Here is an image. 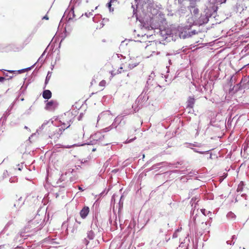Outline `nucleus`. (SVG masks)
Returning <instances> with one entry per match:
<instances>
[{
	"instance_id": "1",
	"label": "nucleus",
	"mask_w": 249,
	"mask_h": 249,
	"mask_svg": "<svg viewBox=\"0 0 249 249\" xmlns=\"http://www.w3.org/2000/svg\"><path fill=\"white\" fill-rule=\"evenodd\" d=\"M45 217L43 216L36 215L35 218L30 221L25 226L24 231H21L19 235L21 237L26 238L29 234L25 235V233L32 231H36L40 230L44 226Z\"/></svg>"
},
{
	"instance_id": "2",
	"label": "nucleus",
	"mask_w": 249,
	"mask_h": 249,
	"mask_svg": "<svg viewBox=\"0 0 249 249\" xmlns=\"http://www.w3.org/2000/svg\"><path fill=\"white\" fill-rule=\"evenodd\" d=\"M217 9L218 7L215 5H213L209 7H207V9L201 14L200 17L194 21L193 23L194 25H198L199 26L207 23L210 18H216L217 17Z\"/></svg>"
},
{
	"instance_id": "3",
	"label": "nucleus",
	"mask_w": 249,
	"mask_h": 249,
	"mask_svg": "<svg viewBox=\"0 0 249 249\" xmlns=\"http://www.w3.org/2000/svg\"><path fill=\"white\" fill-rule=\"evenodd\" d=\"M66 116L69 117L70 119L69 120H67L63 118V119L66 122V123L63 122L62 124V126L61 128H56L54 131H53L52 133L50 134L49 135V137L50 139H53L55 141H57L63 132L66 129L69 128L71 124L73 122L74 120V116H73V114L70 112H67V113H65L64 117Z\"/></svg>"
},
{
	"instance_id": "4",
	"label": "nucleus",
	"mask_w": 249,
	"mask_h": 249,
	"mask_svg": "<svg viewBox=\"0 0 249 249\" xmlns=\"http://www.w3.org/2000/svg\"><path fill=\"white\" fill-rule=\"evenodd\" d=\"M179 30L180 39L189 38L201 32L199 29H195L194 24L192 23L184 26L179 27Z\"/></svg>"
},
{
	"instance_id": "5",
	"label": "nucleus",
	"mask_w": 249,
	"mask_h": 249,
	"mask_svg": "<svg viewBox=\"0 0 249 249\" xmlns=\"http://www.w3.org/2000/svg\"><path fill=\"white\" fill-rule=\"evenodd\" d=\"M165 33L167 35L165 37V39H167L169 41H176L178 38H180L179 27L167 29Z\"/></svg>"
},
{
	"instance_id": "6",
	"label": "nucleus",
	"mask_w": 249,
	"mask_h": 249,
	"mask_svg": "<svg viewBox=\"0 0 249 249\" xmlns=\"http://www.w3.org/2000/svg\"><path fill=\"white\" fill-rule=\"evenodd\" d=\"M104 138L100 132H97L94 134L91 135L88 141L84 144H81L82 146L84 145H99L100 140Z\"/></svg>"
},
{
	"instance_id": "7",
	"label": "nucleus",
	"mask_w": 249,
	"mask_h": 249,
	"mask_svg": "<svg viewBox=\"0 0 249 249\" xmlns=\"http://www.w3.org/2000/svg\"><path fill=\"white\" fill-rule=\"evenodd\" d=\"M148 99V96H142L140 95L136 99L135 103L132 105V108L135 112L139 111V109L142 106V102L146 101Z\"/></svg>"
},
{
	"instance_id": "8",
	"label": "nucleus",
	"mask_w": 249,
	"mask_h": 249,
	"mask_svg": "<svg viewBox=\"0 0 249 249\" xmlns=\"http://www.w3.org/2000/svg\"><path fill=\"white\" fill-rule=\"evenodd\" d=\"M74 9V7L73 5L71 7H70V9L68 8L65 11L63 18L65 15H67V18H68V21H70L71 20L75 17Z\"/></svg>"
},
{
	"instance_id": "9",
	"label": "nucleus",
	"mask_w": 249,
	"mask_h": 249,
	"mask_svg": "<svg viewBox=\"0 0 249 249\" xmlns=\"http://www.w3.org/2000/svg\"><path fill=\"white\" fill-rule=\"evenodd\" d=\"M187 0H184L181 4H178L179 7L177 11V13L180 16L184 15L187 12Z\"/></svg>"
},
{
	"instance_id": "10",
	"label": "nucleus",
	"mask_w": 249,
	"mask_h": 249,
	"mask_svg": "<svg viewBox=\"0 0 249 249\" xmlns=\"http://www.w3.org/2000/svg\"><path fill=\"white\" fill-rule=\"evenodd\" d=\"M45 102H46V104L45 108L48 110H54L58 106L57 101L54 100H51L50 101H46Z\"/></svg>"
},
{
	"instance_id": "11",
	"label": "nucleus",
	"mask_w": 249,
	"mask_h": 249,
	"mask_svg": "<svg viewBox=\"0 0 249 249\" xmlns=\"http://www.w3.org/2000/svg\"><path fill=\"white\" fill-rule=\"evenodd\" d=\"M236 1V4L234 7V11L236 12L241 13L242 12L247 9V7L242 2H240L239 0Z\"/></svg>"
},
{
	"instance_id": "12",
	"label": "nucleus",
	"mask_w": 249,
	"mask_h": 249,
	"mask_svg": "<svg viewBox=\"0 0 249 249\" xmlns=\"http://www.w3.org/2000/svg\"><path fill=\"white\" fill-rule=\"evenodd\" d=\"M242 89H243V83H241V81L238 84L234 85L232 88H230V93L234 94Z\"/></svg>"
},
{
	"instance_id": "13",
	"label": "nucleus",
	"mask_w": 249,
	"mask_h": 249,
	"mask_svg": "<svg viewBox=\"0 0 249 249\" xmlns=\"http://www.w3.org/2000/svg\"><path fill=\"white\" fill-rule=\"evenodd\" d=\"M98 219H97V216L96 214H95L93 216L92 221L91 224V230H92L93 231L98 230L99 231V229L98 228Z\"/></svg>"
},
{
	"instance_id": "14",
	"label": "nucleus",
	"mask_w": 249,
	"mask_h": 249,
	"mask_svg": "<svg viewBox=\"0 0 249 249\" xmlns=\"http://www.w3.org/2000/svg\"><path fill=\"white\" fill-rule=\"evenodd\" d=\"M123 117V116L122 115H118L117 116L114 120L113 123L111 124V127H113L118 131V127L122 120Z\"/></svg>"
},
{
	"instance_id": "15",
	"label": "nucleus",
	"mask_w": 249,
	"mask_h": 249,
	"mask_svg": "<svg viewBox=\"0 0 249 249\" xmlns=\"http://www.w3.org/2000/svg\"><path fill=\"white\" fill-rule=\"evenodd\" d=\"M89 213V208L88 206H84L80 212V215L82 218L85 219L87 217Z\"/></svg>"
},
{
	"instance_id": "16",
	"label": "nucleus",
	"mask_w": 249,
	"mask_h": 249,
	"mask_svg": "<svg viewBox=\"0 0 249 249\" xmlns=\"http://www.w3.org/2000/svg\"><path fill=\"white\" fill-rule=\"evenodd\" d=\"M46 239V241H49V243L52 244L58 245L60 244L61 242V239L60 238H53L49 236Z\"/></svg>"
},
{
	"instance_id": "17",
	"label": "nucleus",
	"mask_w": 249,
	"mask_h": 249,
	"mask_svg": "<svg viewBox=\"0 0 249 249\" xmlns=\"http://www.w3.org/2000/svg\"><path fill=\"white\" fill-rule=\"evenodd\" d=\"M241 83H243V88L245 89H249V76L244 77L241 80Z\"/></svg>"
},
{
	"instance_id": "18",
	"label": "nucleus",
	"mask_w": 249,
	"mask_h": 249,
	"mask_svg": "<svg viewBox=\"0 0 249 249\" xmlns=\"http://www.w3.org/2000/svg\"><path fill=\"white\" fill-rule=\"evenodd\" d=\"M195 103V99L193 97H189L187 101L186 102L187 105L186 107L187 108H192L194 107V105Z\"/></svg>"
},
{
	"instance_id": "19",
	"label": "nucleus",
	"mask_w": 249,
	"mask_h": 249,
	"mask_svg": "<svg viewBox=\"0 0 249 249\" xmlns=\"http://www.w3.org/2000/svg\"><path fill=\"white\" fill-rule=\"evenodd\" d=\"M52 92L49 89H45L42 92L43 98L45 99L49 100L52 97Z\"/></svg>"
},
{
	"instance_id": "20",
	"label": "nucleus",
	"mask_w": 249,
	"mask_h": 249,
	"mask_svg": "<svg viewBox=\"0 0 249 249\" xmlns=\"http://www.w3.org/2000/svg\"><path fill=\"white\" fill-rule=\"evenodd\" d=\"M13 224V220H10L6 224L2 231L0 232V237H1L3 234H4L7 230L8 229L9 227Z\"/></svg>"
},
{
	"instance_id": "21",
	"label": "nucleus",
	"mask_w": 249,
	"mask_h": 249,
	"mask_svg": "<svg viewBox=\"0 0 249 249\" xmlns=\"http://www.w3.org/2000/svg\"><path fill=\"white\" fill-rule=\"evenodd\" d=\"M53 123V121H52V122L51 123V124H52ZM50 124V121H45L43 124H42L41 125V126L39 128V129H37L36 130V132H37L38 133H39V132H40L41 130H43L45 127L48 124Z\"/></svg>"
},
{
	"instance_id": "22",
	"label": "nucleus",
	"mask_w": 249,
	"mask_h": 249,
	"mask_svg": "<svg viewBox=\"0 0 249 249\" xmlns=\"http://www.w3.org/2000/svg\"><path fill=\"white\" fill-rule=\"evenodd\" d=\"M94 237L95 233L94 231H93L92 230L88 231L87 233V237L88 238V239L90 240H93L94 238Z\"/></svg>"
},
{
	"instance_id": "23",
	"label": "nucleus",
	"mask_w": 249,
	"mask_h": 249,
	"mask_svg": "<svg viewBox=\"0 0 249 249\" xmlns=\"http://www.w3.org/2000/svg\"><path fill=\"white\" fill-rule=\"evenodd\" d=\"M209 2H210L211 4H213V5H214V4L217 3L219 4H221L222 3H224L226 2V0H208Z\"/></svg>"
},
{
	"instance_id": "24",
	"label": "nucleus",
	"mask_w": 249,
	"mask_h": 249,
	"mask_svg": "<svg viewBox=\"0 0 249 249\" xmlns=\"http://www.w3.org/2000/svg\"><path fill=\"white\" fill-rule=\"evenodd\" d=\"M174 55L171 53H167L166 54V57L168 61L169 65H171L172 64V60L173 57H174Z\"/></svg>"
},
{
	"instance_id": "25",
	"label": "nucleus",
	"mask_w": 249,
	"mask_h": 249,
	"mask_svg": "<svg viewBox=\"0 0 249 249\" xmlns=\"http://www.w3.org/2000/svg\"><path fill=\"white\" fill-rule=\"evenodd\" d=\"M51 76H52V72L48 71L47 73V75L46 77L45 80V83H44L45 86H44V89H45L46 88V85L49 83V81L51 78Z\"/></svg>"
},
{
	"instance_id": "26",
	"label": "nucleus",
	"mask_w": 249,
	"mask_h": 249,
	"mask_svg": "<svg viewBox=\"0 0 249 249\" xmlns=\"http://www.w3.org/2000/svg\"><path fill=\"white\" fill-rule=\"evenodd\" d=\"M109 111L107 110V111H104V112H102V113H101L98 115L97 122L99 121V119L103 118L105 116L109 115Z\"/></svg>"
},
{
	"instance_id": "27",
	"label": "nucleus",
	"mask_w": 249,
	"mask_h": 249,
	"mask_svg": "<svg viewBox=\"0 0 249 249\" xmlns=\"http://www.w3.org/2000/svg\"><path fill=\"white\" fill-rule=\"evenodd\" d=\"M227 217L229 219L234 220L235 219L236 215L232 212H230L227 213Z\"/></svg>"
},
{
	"instance_id": "28",
	"label": "nucleus",
	"mask_w": 249,
	"mask_h": 249,
	"mask_svg": "<svg viewBox=\"0 0 249 249\" xmlns=\"http://www.w3.org/2000/svg\"><path fill=\"white\" fill-rule=\"evenodd\" d=\"M125 116L123 115L122 120L121 121V122L120 123L119 126L118 127V131L120 129V127H123L125 124H126V120L125 119Z\"/></svg>"
},
{
	"instance_id": "29",
	"label": "nucleus",
	"mask_w": 249,
	"mask_h": 249,
	"mask_svg": "<svg viewBox=\"0 0 249 249\" xmlns=\"http://www.w3.org/2000/svg\"><path fill=\"white\" fill-rule=\"evenodd\" d=\"M191 149H193L195 152L201 154H207V153H208L210 151V150H206L205 151H201L196 148H191Z\"/></svg>"
},
{
	"instance_id": "30",
	"label": "nucleus",
	"mask_w": 249,
	"mask_h": 249,
	"mask_svg": "<svg viewBox=\"0 0 249 249\" xmlns=\"http://www.w3.org/2000/svg\"><path fill=\"white\" fill-rule=\"evenodd\" d=\"M189 1H190V7L195 8L196 2L199 1L200 0H189Z\"/></svg>"
},
{
	"instance_id": "31",
	"label": "nucleus",
	"mask_w": 249,
	"mask_h": 249,
	"mask_svg": "<svg viewBox=\"0 0 249 249\" xmlns=\"http://www.w3.org/2000/svg\"><path fill=\"white\" fill-rule=\"evenodd\" d=\"M164 163H165V162H159V163H157V164H155L153 165L152 166V167H151V169H150V170H154V169H156V168H159V167H158V166H159L162 165H163Z\"/></svg>"
},
{
	"instance_id": "32",
	"label": "nucleus",
	"mask_w": 249,
	"mask_h": 249,
	"mask_svg": "<svg viewBox=\"0 0 249 249\" xmlns=\"http://www.w3.org/2000/svg\"><path fill=\"white\" fill-rule=\"evenodd\" d=\"M27 87H28V84H27L25 87H24L23 86H22L21 87V88H20V89L19 91V94L20 95H21V94L24 93V92L25 91V90L26 89Z\"/></svg>"
},
{
	"instance_id": "33",
	"label": "nucleus",
	"mask_w": 249,
	"mask_h": 249,
	"mask_svg": "<svg viewBox=\"0 0 249 249\" xmlns=\"http://www.w3.org/2000/svg\"><path fill=\"white\" fill-rule=\"evenodd\" d=\"M89 240L88 239L87 237L85 238L84 239L82 240V244L85 245V246L87 247L88 245H89Z\"/></svg>"
},
{
	"instance_id": "34",
	"label": "nucleus",
	"mask_w": 249,
	"mask_h": 249,
	"mask_svg": "<svg viewBox=\"0 0 249 249\" xmlns=\"http://www.w3.org/2000/svg\"><path fill=\"white\" fill-rule=\"evenodd\" d=\"M151 78H153V73H152L150 75H149V79H148V80L147 81V82H146V87L147 88H149V86H150V80H151Z\"/></svg>"
},
{
	"instance_id": "35",
	"label": "nucleus",
	"mask_w": 249,
	"mask_h": 249,
	"mask_svg": "<svg viewBox=\"0 0 249 249\" xmlns=\"http://www.w3.org/2000/svg\"><path fill=\"white\" fill-rule=\"evenodd\" d=\"M18 181V178L16 177H11L9 179V182L10 183H15Z\"/></svg>"
},
{
	"instance_id": "36",
	"label": "nucleus",
	"mask_w": 249,
	"mask_h": 249,
	"mask_svg": "<svg viewBox=\"0 0 249 249\" xmlns=\"http://www.w3.org/2000/svg\"><path fill=\"white\" fill-rule=\"evenodd\" d=\"M180 231L179 229H177L176 230V231L174 232V233L173 234L172 238H176L178 237V233Z\"/></svg>"
},
{
	"instance_id": "37",
	"label": "nucleus",
	"mask_w": 249,
	"mask_h": 249,
	"mask_svg": "<svg viewBox=\"0 0 249 249\" xmlns=\"http://www.w3.org/2000/svg\"><path fill=\"white\" fill-rule=\"evenodd\" d=\"M136 139V137H134V138H131V139H129L128 138L124 142V143H130L132 142H133Z\"/></svg>"
},
{
	"instance_id": "38",
	"label": "nucleus",
	"mask_w": 249,
	"mask_h": 249,
	"mask_svg": "<svg viewBox=\"0 0 249 249\" xmlns=\"http://www.w3.org/2000/svg\"><path fill=\"white\" fill-rule=\"evenodd\" d=\"M115 220L113 222H112V221L111 220V219H109V223H110V224L112 225H114L115 226V227L116 228H117V222H116V218H117V216L115 215Z\"/></svg>"
},
{
	"instance_id": "39",
	"label": "nucleus",
	"mask_w": 249,
	"mask_h": 249,
	"mask_svg": "<svg viewBox=\"0 0 249 249\" xmlns=\"http://www.w3.org/2000/svg\"><path fill=\"white\" fill-rule=\"evenodd\" d=\"M4 75H5V77L6 79V80H9L13 78V75H9L7 73H4Z\"/></svg>"
},
{
	"instance_id": "40",
	"label": "nucleus",
	"mask_w": 249,
	"mask_h": 249,
	"mask_svg": "<svg viewBox=\"0 0 249 249\" xmlns=\"http://www.w3.org/2000/svg\"><path fill=\"white\" fill-rule=\"evenodd\" d=\"M114 128L113 127H111V125H110L109 126L106 127L103 129L104 132H107L109 131H110L111 129Z\"/></svg>"
},
{
	"instance_id": "41",
	"label": "nucleus",
	"mask_w": 249,
	"mask_h": 249,
	"mask_svg": "<svg viewBox=\"0 0 249 249\" xmlns=\"http://www.w3.org/2000/svg\"><path fill=\"white\" fill-rule=\"evenodd\" d=\"M194 9L193 10V13L195 16L198 14L199 13V9L197 8H193Z\"/></svg>"
},
{
	"instance_id": "42",
	"label": "nucleus",
	"mask_w": 249,
	"mask_h": 249,
	"mask_svg": "<svg viewBox=\"0 0 249 249\" xmlns=\"http://www.w3.org/2000/svg\"><path fill=\"white\" fill-rule=\"evenodd\" d=\"M93 11V10H92L91 12H90L89 13H85L84 14H82V16H83V15H85L87 17L89 18L93 15L92 14Z\"/></svg>"
},
{
	"instance_id": "43",
	"label": "nucleus",
	"mask_w": 249,
	"mask_h": 249,
	"mask_svg": "<svg viewBox=\"0 0 249 249\" xmlns=\"http://www.w3.org/2000/svg\"><path fill=\"white\" fill-rule=\"evenodd\" d=\"M8 176L9 175L7 170H4L2 174L3 178H7Z\"/></svg>"
},
{
	"instance_id": "44",
	"label": "nucleus",
	"mask_w": 249,
	"mask_h": 249,
	"mask_svg": "<svg viewBox=\"0 0 249 249\" xmlns=\"http://www.w3.org/2000/svg\"><path fill=\"white\" fill-rule=\"evenodd\" d=\"M167 30L164 31H160L161 36L165 38V37L167 36L165 32H166Z\"/></svg>"
},
{
	"instance_id": "45",
	"label": "nucleus",
	"mask_w": 249,
	"mask_h": 249,
	"mask_svg": "<svg viewBox=\"0 0 249 249\" xmlns=\"http://www.w3.org/2000/svg\"><path fill=\"white\" fill-rule=\"evenodd\" d=\"M137 66V64H129L128 65V68H129V69H132L134 68H135V67H136Z\"/></svg>"
},
{
	"instance_id": "46",
	"label": "nucleus",
	"mask_w": 249,
	"mask_h": 249,
	"mask_svg": "<svg viewBox=\"0 0 249 249\" xmlns=\"http://www.w3.org/2000/svg\"><path fill=\"white\" fill-rule=\"evenodd\" d=\"M106 82L105 80H102L99 83V86L104 87L105 86Z\"/></svg>"
},
{
	"instance_id": "47",
	"label": "nucleus",
	"mask_w": 249,
	"mask_h": 249,
	"mask_svg": "<svg viewBox=\"0 0 249 249\" xmlns=\"http://www.w3.org/2000/svg\"><path fill=\"white\" fill-rule=\"evenodd\" d=\"M175 173H180V174H186V171L185 170H181V171H178L177 170H176L174 171Z\"/></svg>"
},
{
	"instance_id": "48",
	"label": "nucleus",
	"mask_w": 249,
	"mask_h": 249,
	"mask_svg": "<svg viewBox=\"0 0 249 249\" xmlns=\"http://www.w3.org/2000/svg\"><path fill=\"white\" fill-rule=\"evenodd\" d=\"M60 59V56L59 54V52L57 53V55L55 57V62L57 61H59Z\"/></svg>"
},
{
	"instance_id": "49",
	"label": "nucleus",
	"mask_w": 249,
	"mask_h": 249,
	"mask_svg": "<svg viewBox=\"0 0 249 249\" xmlns=\"http://www.w3.org/2000/svg\"><path fill=\"white\" fill-rule=\"evenodd\" d=\"M36 63H35L33 66H32L31 67H29V68H25V69H24V70H25V71H28V70H31L34 66L36 64Z\"/></svg>"
},
{
	"instance_id": "50",
	"label": "nucleus",
	"mask_w": 249,
	"mask_h": 249,
	"mask_svg": "<svg viewBox=\"0 0 249 249\" xmlns=\"http://www.w3.org/2000/svg\"><path fill=\"white\" fill-rule=\"evenodd\" d=\"M37 62H40L41 63V65H42L44 63V61L42 59L41 57H39L38 59Z\"/></svg>"
},
{
	"instance_id": "51",
	"label": "nucleus",
	"mask_w": 249,
	"mask_h": 249,
	"mask_svg": "<svg viewBox=\"0 0 249 249\" xmlns=\"http://www.w3.org/2000/svg\"><path fill=\"white\" fill-rule=\"evenodd\" d=\"M62 175L61 176V177L58 179L57 181V184H58L60 182H61L62 181H63V179L62 178Z\"/></svg>"
},
{
	"instance_id": "52",
	"label": "nucleus",
	"mask_w": 249,
	"mask_h": 249,
	"mask_svg": "<svg viewBox=\"0 0 249 249\" xmlns=\"http://www.w3.org/2000/svg\"><path fill=\"white\" fill-rule=\"evenodd\" d=\"M123 69V67H120L118 69V70L116 72L117 74H119V73H121V70H122Z\"/></svg>"
},
{
	"instance_id": "53",
	"label": "nucleus",
	"mask_w": 249,
	"mask_h": 249,
	"mask_svg": "<svg viewBox=\"0 0 249 249\" xmlns=\"http://www.w3.org/2000/svg\"><path fill=\"white\" fill-rule=\"evenodd\" d=\"M5 80H6L5 77L0 76V82H3Z\"/></svg>"
},
{
	"instance_id": "54",
	"label": "nucleus",
	"mask_w": 249,
	"mask_h": 249,
	"mask_svg": "<svg viewBox=\"0 0 249 249\" xmlns=\"http://www.w3.org/2000/svg\"><path fill=\"white\" fill-rule=\"evenodd\" d=\"M242 191V188L241 187H240V186H238V188L237 189V192H241Z\"/></svg>"
},
{
	"instance_id": "55",
	"label": "nucleus",
	"mask_w": 249,
	"mask_h": 249,
	"mask_svg": "<svg viewBox=\"0 0 249 249\" xmlns=\"http://www.w3.org/2000/svg\"><path fill=\"white\" fill-rule=\"evenodd\" d=\"M117 74V72H115L114 71H111V74L112 76H113Z\"/></svg>"
},
{
	"instance_id": "56",
	"label": "nucleus",
	"mask_w": 249,
	"mask_h": 249,
	"mask_svg": "<svg viewBox=\"0 0 249 249\" xmlns=\"http://www.w3.org/2000/svg\"><path fill=\"white\" fill-rule=\"evenodd\" d=\"M201 213L204 215H206V214L205 213V212H206V210L204 209H202L201 210Z\"/></svg>"
},
{
	"instance_id": "57",
	"label": "nucleus",
	"mask_w": 249,
	"mask_h": 249,
	"mask_svg": "<svg viewBox=\"0 0 249 249\" xmlns=\"http://www.w3.org/2000/svg\"><path fill=\"white\" fill-rule=\"evenodd\" d=\"M92 146H93V148L91 149V151L92 152H94L96 150L97 146H95L96 145H92Z\"/></svg>"
},
{
	"instance_id": "58",
	"label": "nucleus",
	"mask_w": 249,
	"mask_h": 249,
	"mask_svg": "<svg viewBox=\"0 0 249 249\" xmlns=\"http://www.w3.org/2000/svg\"><path fill=\"white\" fill-rule=\"evenodd\" d=\"M241 197H243L245 199H247V195L246 194H243L241 196Z\"/></svg>"
},
{
	"instance_id": "59",
	"label": "nucleus",
	"mask_w": 249,
	"mask_h": 249,
	"mask_svg": "<svg viewBox=\"0 0 249 249\" xmlns=\"http://www.w3.org/2000/svg\"><path fill=\"white\" fill-rule=\"evenodd\" d=\"M67 222H63L62 224V228L67 227Z\"/></svg>"
},
{
	"instance_id": "60",
	"label": "nucleus",
	"mask_w": 249,
	"mask_h": 249,
	"mask_svg": "<svg viewBox=\"0 0 249 249\" xmlns=\"http://www.w3.org/2000/svg\"><path fill=\"white\" fill-rule=\"evenodd\" d=\"M42 19H46V20H48L49 19V17H48L47 15H45V16H44L42 18Z\"/></svg>"
},
{
	"instance_id": "61",
	"label": "nucleus",
	"mask_w": 249,
	"mask_h": 249,
	"mask_svg": "<svg viewBox=\"0 0 249 249\" xmlns=\"http://www.w3.org/2000/svg\"><path fill=\"white\" fill-rule=\"evenodd\" d=\"M184 0H175V1H178V4H181Z\"/></svg>"
},
{
	"instance_id": "62",
	"label": "nucleus",
	"mask_w": 249,
	"mask_h": 249,
	"mask_svg": "<svg viewBox=\"0 0 249 249\" xmlns=\"http://www.w3.org/2000/svg\"><path fill=\"white\" fill-rule=\"evenodd\" d=\"M227 244H230V245H234V242H233V243H232L230 241H227Z\"/></svg>"
},
{
	"instance_id": "63",
	"label": "nucleus",
	"mask_w": 249,
	"mask_h": 249,
	"mask_svg": "<svg viewBox=\"0 0 249 249\" xmlns=\"http://www.w3.org/2000/svg\"><path fill=\"white\" fill-rule=\"evenodd\" d=\"M237 239V236H236L235 235H232V237H231V239H232V240H235V239Z\"/></svg>"
},
{
	"instance_id": "64",
	"label": "nucleus",
	"mask_w": 249,
	"mask_h": 249,
	"mask_svg": "<svg viewBox=\"0 0 249 249\" xmlns=\"http://www.w3.org/2000/svg\"><path fill=\"white\" fill-rule=\"evenodd\" d=\"M14 249H23V248L22 247L18 246L16 248H15Z\"/></svg>"
}]
</instances>
